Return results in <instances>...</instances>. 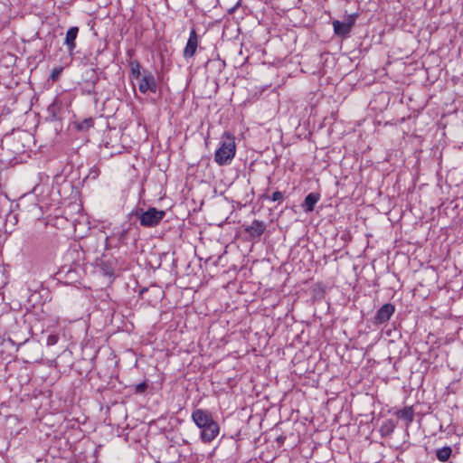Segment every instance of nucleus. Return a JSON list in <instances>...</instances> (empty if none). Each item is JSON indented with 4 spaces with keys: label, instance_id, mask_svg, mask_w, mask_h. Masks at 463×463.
<instances>
[{
    "label": "nucleus",
    "instance_id": "nucleus-4",
    "mask_svg": "<svg viewBox=\"0 0 463 463\" xmlns=\"http://www.w3.org/2000/svg\"><path fill=\"white\" fill-rule=\"evenodd\" d=\"M357 16V14H352L348 15L345 22H340L338 20L333 21L332 25L335 34L342 38L348 37L353 26L354 25Z\"/></svg>",
    "mask_w": 463,
    "mask_h": 463
},
{
    "label": "nucleus",
    "instance_id": "nucleus-24",
    "mask_svg": "<svg viewBox=\"0 0 463 463\" xmlns=\"http://www.w3.org/2000/svg\"><path fill=\"white\" fill-rule=\"evenodd\" d=\"M65 271V267H62L61 272H64Z\"/></svg>",
    "mask_w": 463,
    "mask_h": 463
},
{
    "label": "nucleus",
    "instance_id": "nucleus-23",
    "mask_svg": "<svg viewBox=\"0 0 463 463\" xmlns=\"http://www.w3.org/2000/svg\"><path fill=\"white\" fill-rule=\"evenodd\" d=\"M74 252L79 253L78 250H75V249H73V250H70L68 253H69L71 256H72V254H73Z\"/></svg>",
    "mask_w": 463,
    "mask_h": 463
},
{
    "label": "nucleus",
    "instance_id": "nucleus-25",
    "mask_svg": "<svg viewBox=\"0 0 463 463\" xmlns=\"http://www.w3.org/2000/svg\"><path fill=\"white\" fill-rule=\"evenodd\" d=\"M66 272H67V273H70V272H71V269H69Z\"/></svg>",
    "mask_w": 463,
    "mask_h": 463
},
{
    "label": "nucleus",
    "instance_id": "nucleus-19",
    "mask_svg": "<svg viewBox=\"0 0 463 463\" xmlns=\"http://www.w3.org/2000/svg\"><path fill=\"white\" fill-rule=\"evenodd\" d=\"M134 388L136 393H143L146 390L147 384L146 382H142L140 383L136 384Z\"/></svg>",
    "mask_w": 463,
    "mask_h": 463
},
{
    "label": "nucleus",
    "instance_id": "nucleus-6",
    "mask_svg": "<svg viewBox=\"0 0 463 463\" xmlns=\"http://www.w3.org/2000/svg\"><path fill=\"white\" fill-rule=\"evenodd\" d=\"M138 90L141 93H146L147 91L156 92L157 84L155 76L151 72H145L143 77L140 79L138 84Z\"/></svg>",
    "mask_w": 463,
    "mask_h": 463
},
{
    "label": "nucleus",
    "instance_id": "nucleus-3",
    "mask_svg": "<svg viewBox=\"0 0 463 463\" xmlns=\"http://www.w3.org/2000/svg\"><path fill=\"white\" fill-rule=\"evenodd\" d=\"M136 216L138 217L142 226L155 227L165 216V212L157 210L155 207H149L146 211H144L143 209L137 210Z\"/></svg>",
    "mask_w": 463,
    "mask_h": 463
},
{
    "label": "nucleus",
    "instance_id": "nucleus-20",
    "mask_svg": "<svg viewBox=\"0 0 463 463\" xmlns=\"http://www.w3.org/2000/svg\"><path fill=\"white\" fill-rule=\"evenodd\" d=\"M58 340H59V337L57 335H50L47 337L46 343L48 345H54L57 344Z\"/></svg>",
    "mask_w": 463,
    "mask_h": 463
},
{
    "label": "nucleus",
    "instance_id": "nucleus-9",
    "mask_svg": "<svg viewBox=\"0 0 463 463\" xmlns=\"http://www.w3.org/2000/svg\"><path fill=\"white\" fill-rule=\"evenodd\" d=\"M79 33V28L76 26L71 27L67 33L64 44L67 45L69 52L71 53L76 48V38Z\"/></svg>",
    "mask_w": 463,
    "mask_h": 463
},
{
    "label": "nucleus",
    "instance_id": "nucleus-16",
    "mask_svg": "<svg viewBox=\"0 0 463 463\" xmlns=\"http://www.w3.org/2000/svg\"><path fill=\"white\" fill-rule=\"evenodd\" d=\"M130 77L135 79H139L141 76L140 72V63L137 61H130Z\"/></svg>",
    "mask_w": 463,
    "mask_h": 463
},
{
    "label": "nucleus",
    "instance_id": "nucleus-5",
    "mask_svg": "<svg viewBox=\"0 0 463 463\" xmlns=\"http://www.w3.org/2000/svg\"><path fill=\"white\" fill-rule=\"evenodd\" d=\"M395 307L392 304L387 303L382 306L373 317V323L376 326L387 322L393 315Z\"/></svg>",
    "mask_w": 463,
    "mask_h": 463
},
{
    "label": "nucleus",
    "instance_id": "nucleus-14",
    "mask_svg": "<svg viewBox=\"0 0 463 463\" xmlns=\"http://www.w3.org/2000/svg\"><path fill=\"white\" fill-rule=\"evenodd\" d=\"M395 427H396V425L392 420H386L381 425V428H380L381 435L382 436L391 435L393 432Z\"/></svg>",
    "mask_w": 463,
    "mask_h": 463
},
{
    "label": "nucleus",
    "instance_id": "nucleus-10",
    "mask_svg": "<svg viewBox=\"0 0 463 463\" xmlns=\"http://www.w3.org/2000/svg\"><path fill=\"white\" fill-rule=\"evenodd\" d=\"M320 194L317 193L308 194L303 203V207L306 212H312L315 208L316 203L319 201Z\"/></svg>",
    "mask_w": 463,
    "mask_h": 463
},
{
    "label": "nucleus",
    "instance_id": "nucleus-17",
    "mask_svg": "<svg viewBox=\"0 0 463 463\" xmlns=\"http://www.w3.org/2000/svg\"><path fill=\"white\" fill-rule=\"evenodd\" d=\"M93 125V119L91 118H86L78 124V128L81 131L88 130Z\"/></svg>",
    "mask_w": 463,
    "mask_h": 463
},
{
    "label": "nucleus",
    "instance_id": "nucleus-7",
    "mask_svg": "<svg viewBox=\"0 0 463 463\" xmlns=\"http://www.w3.org/2000/svg\"><path fill=\"white\" fill-rule=\"evenodd\" d=\"M199 44V37L197 35V33L194 28H192L188 41L186 43V45L184 49V57L185 59L192 58L194 56L197 47Z\"/></svg>",
    "mask_w": 463,
    "mask_h": 463
},
{
    "label": "nucleus",
    "instance_id": "nucleus-18",
    "mask_svg": "<svg viewBox=\"0 0 463 463\" xmlns=\"http://www.w3.org/2000/svg\"><path fill=\"white\" fill-rule=\"evenodd\" d=\"M62 70H63L62 67H56V68H54L52 71L49 79L52 80V81H56L58 80L60 74L61 73Z\"/></svg>",
    "mask_w": 463,
    "mask_h": 463
},
{
    "label": "nucleus",
    "instance_id": "nucleus-13",
    "mask_svg": "<svg viewBox=\"0 0 463 463\" xmlns=\"http://www.w3.org/2000/svg\"><path fill=\"white\" fill-rule=\"evenodd\" d=\"M86 74L88 75V78L86 79V84H87V87L89 88L88 91L90 92L91 90L94 89L96 83L98 82L99 77L94 69H90V70L87 71Z\"/></svg>",
    "mask_w": 463,
    "mask_h": 463
},
{
    "label": "nucleus",
    "instance_id": "nucleus-8",
    "mask_svg": "<svg viewBox=\"0 0 463 463\" xmlns=\"http://www.w3.org/2000/svg\"><path fill=\"white\" fill-rule=\"evenodd\" d=\"M267 225L264 222L254 220L250 225H247L244 227L245 232L250 236V239L256 240L260 239V237L266 231Z\"/></svg>",
    "mask_w": 463,
    "mask_h": 463
},
{
    "label": "nucleus",
    "instance_id": "nucleus-15",
    "mask_svg": "<svg viewBox=\"0 0 463 463\" xmlns=\"http://www.w3.org/2000/svg\"><path fill=\"white\" fill-rule=\"evenodd\" d=\"M452 453V449L449 446H445L441 449H437L436 457L441 462H446L449 460Z\"/></svg>",
    "mask_w": 463,
    "mask_h": 463
},
{
    "label": "nucleus",
    "instance_id": "nucleus-21",
    "mask_svg": "<svg viewBox=\"0 0 463 463\" xmlns=\"http://www.w3.org/2000/svg\"><path fill=\"white\" fill-rule=\"evenodd\" d=\"M283 194L279 191H276L272 194L271 200L273 202H280L283 199Z\"/></svg>",
    "mask_w": 463,
    "mask_h": 463
},
{
    "label": "nucleus",
    "instance_id": "nucleus-2",
    "mask_svg": "<svg viewBox=\"0 0 463 463\" xmlns=\"http://www.w3.org/2000/svg\"><path fill=\"white\" fill-rule=\"evenodd\" d=\"M235 138L230 132H224L222 137L221 146L216 150L214 160L219 165L230 164L235 156Z\"/></svg>",
    "mask_w": 463,
    "mask_h": 463
},
{
    "label": "nucleus",
    "instance_id": "nucleus-12",
    "mask_svg": "<svg viewBox=\"0 0 463 463\" xmlns=\"http://www.w3.org/2000/svg\"><path fill=\"white\" fill-rule=\"evenodd\" d=\"M127 233H128V229H122L120 231L114 232L110 237H108L106 239L107 245H109V241H115V240L117 241L116 246H118L119 244L124 243Z\"/></svg>",
    "mask_w": 463,
    "mask_h": 463
},
{
    "label": "nucleus",
    "instance_id": "nucleus-1",
    "mask_svg": "<svg viewBox=\"0 0 463 463\" xmlns=\"http://www.w3.org/2000/svg\"><path fill=\"white\" fill-rule=\"evenodd\" d=\"M192 420L200 429V438L204 443L213 441L220 432L217 421L213 420L212 412L203 409H195L191 415Z\"/></svg>",
    "mask_w": 463,
    "mask_h": 463
},
{
    "label": "nucleus",
    "instance_id": "nucleus-22",
    "mask_svg": "<svg viewBox=\"0 0 463 463\" xmlns=\"http://www.w3.org/2000/svg\"><path fill=\"white\" fill-rule=\"evenodd\" d=\"M56 107H57V103H56V101H54V102H53L52 104H51V105L49 106V108H48V111H49L50 113H52V117H53V118H55V117H56V115H55V109H56Z\"/></svg>",
    "mask_w": 463,
    "mask_h": 463
},
{
    "label": "nucleus",
    "instance_id": "nucleus-11",
    "mask_svg": "<svg viewBox=\"0 0 463 463\" xmlns=\"http://www.w3.org/2000/svg\"><path fill=\"white\" fill-rule=\"evenodd\" d=\"M398 418L406 420V426L411 424L414 420V411L412 407H404L396 412Z\"/></svg>",
    "mask_w": 463,
    "mask_h": 463
}]
</instances>
